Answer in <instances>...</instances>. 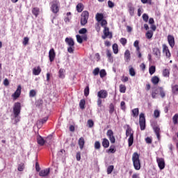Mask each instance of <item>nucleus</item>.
Instances as JSON below:
<instances>
[{"label": "nucleus", "instance_id": "obj_52", "mask_svg": "<svg viewBox=\"0 0 178 178\" xmlns=\"http://www.w3.org/2000/svg\"><path fill=\"white\" fill-rule=\"evenodd\" d=\"M95 29L97 33H99L101 31V25L99 24V22H97L95 26Z\"/></svg>", "mask_w": 178, "mask_h": 178}, {"label": "nucleus", "instance_id": "obj_31", "mask_svg": "<svg viewBox=\"0 0 178 178\" xmlns=\"http://www.w3.org/2000/svg\"><path fill=\"white\" fill-rule=\"evenodd\" d=\"M159 92L161 98H165V97H166V94L165 93V90H163V88L159 87Z\"/></svg>", "mask_w": 178, "mask_h": 178}, {"label": "nucleus", "instance_id": "obj_1", "mask_svg": "<svg viewBox=\"0 0 178 178\" xmlns=\"http://www.w3.org/2000/svg\"><path fill=\"white\" fill-rule=\"evenodd\" d=\"M127 130H126V136L129 137L128 139V145L129 147H131L133 143H134V131L130 127V125L127 124Z\"/></svg>", "mask_w": 178, "mask_h": 178}, {"label": "nucleus", "instance_id": "obj_27", "mask_svg": "<svg viewBox=\"0 0 178 178\" xmlns=\"http://www.w3.org/2000/svg\"><path fill=\"white\" fill-rule=\"evenodd\" d=\"M102 145L104 148H108L109 147V140L107 138H103Z\"/></svg>", "mask_w": 178, "mask_h": 178}, {"label": "nucleus", "instance_id": "obj_59", "mask_svg": "<svg viewBox=\"0 0 178 178\" xmlns=\"http://www.w3.org/2000/svg\"><path fill=\"white\" fill-rule=\"evenodd\" d=\"M108 8H113L114 6H115V3H113L112 1H111V0H108Z\"/></svg>", "mask_w": 178, "mask_h": 178}, {"label": "nucleus", "instance_id": "obj_56", "mask_svg": "<svg viewBox=\"0 0 178 178\" xmlns=\"http://www.w3.org/2000/svg\"><path fill=\"white\" fill-rule=\"evenodd\" d=\"M160 115H161V112H159V110H155L154 111V118H159Z\"/></svg>", "mask_w": 178, "mask_h": 178}, {"label": "nucleus", "instance_id": "obj_15", "mask_svg": "<svg viewBox=\"0 0 178 178\" xmlns=\"http://www.w3.org/2000/svg\"><path fill=\"white\" fill-rule=\"evenodd\" d=\"M21 94H22V86L19 85L17 86L16 91L13 94V98H15V99H16L20 97Z\"/></svg>", "mask_w": 178, "mask_h": 178}, {"label": "nucleus", "instance_id": "obj_5", "mask_svg": "<svg viewBox=\"0 0 178 178\" xmlns=\"http://www.w3.org/2000/svg\"><path fill=\"white\" fill-rule=\"evenodd\" d=\"M88 17H90V13L87 10L83 11L81 15V26H86L88 23Z\"/></svg>", "mask_w": 178, "mask_h": 178}, {"label": "nucleus", "instance_id": "obj_41", "mask_svg": "<svg viewBox=\"0 0 178 178\" xmlns=\"http://www.w3.org/2000/svg\"><path fill=\"white\" fill-rule=\"evenodd\" d=\"M48 120V117H44L41 120H39L38 121V124H44V123H47V121Z\"/></svg>", "mask_w": 178, "mask_h": 178}, {"label": "nucleus", "instance_id": "obj_2", "mask_svg": "<svg viewBox=\"0 0 178 178\" xmlns=\"http://www.w3.org/2000/svg\"><path fill=\"white\" fill-rule=\"evenodd\" d=\"M132 162L136 170L141 169V163L140 162V155L138 153L134 152L132 155Z\"/></svg>", "mask_w": 178, "mask_h": 178}, {"label": "nucleus", "instance_id": "obj_18", "mask_svg": "<svg viewBox=\"0 0 178 178\" xmlns=\"http://www.w3.org/2000/svg\"><path fill=\"white\" fill-rule=\"evenodd\" d=\"M49 172H50L49 168L42 170L39 172V176H40L41 177H45L46 176H48V175H49Z\"/></svg>", "mask_w": 178, "mask_h": 178}, {"label": "nucleus", "instance_id": "obj_34", "mask_svg": "<svg viewBox=\"0 0 178 178\" xmlns=\"http://www.w3.org/2000/svg\"><path fill=\"white\" fill-rule=\"evenodd\" d=\"M170 74V70H169L168 69H164L163 70V77H169Z\"/></svg>", "mask_w": 178, "mask_h": 178}, {"label": "nucleus", "instance_id": "obj_35", "mask_svg": "<svg viewBox=\"0 0 178 178\" xmlns=\"http://www.w3.org/2000/svg\"><path fill=\"white\" fill-rule=\"evenodd\" d=\"M113 53L116 55L119 52V47L118 46V44L115 43L113 44Z\"/></svg>", "mask_w": 178, "mask_h": 178}, {"label": "nucleus", "instance_id": "obj_32", "mask_svg": "<svg viewBox=\"0 0 178 178\" xmlns=\"http://www.w3.org/2000/svg\"><path fill=\"white\" fill-rule=\"evenodd\" d=\"M172 92L175 94V95H178V85H175L172 86Z\"/></svg>", "mask_w": 178, "mask_h": 178}, {"label": "nucleus", "instance_id": "obj_50", "mask_svg": "<svg viewBox=\"0 0 178 178\" xmlns=\"http://www.w3.org/2000/svg\"><path fill=\"white\" fill-rule=\"evenodd\" d=\"M99 72L100 71L99 67L95 68L92 71L93 76H98V74H99Z\"/></svg>", "mask_w": 178, "mask_h": 178}, {"label": "nucleus", "instance_id": "obj_12", "mask_svg": "<svg viewBox=\"0 0 178 178\" xmlns=\"http://www.w3.org/2000/svg\"><path fill=\"white\" fill-rule=\"evenodd\" d=\"M97 97L98 98L105 99V98L108 97V91L105 90H101L97 92Z\"/></svg>", "mask_w": 178, "mask_h": 178}, {"label": "nucleus", "instance_id": "obj_10", "mask_svg": "<svg viewBox=\"0 0 178 178\" xmlns=\"http://www.w3.org/2000/svg\"><path fill=\"white\" fill-rule=\"evenodd\" d=\"M104 27L103 33L104 34V36H102L103 40H105L106 38H112V33L109 31V28L106 27V26H102Z\"/></svg>", "mask_w": 178, "mask_h": 178}, {"label": "nucleus", "instance_id": "obj_33", "mask_svg": "<svg viewBox=\"0 0 178 178\" xmlns=\"http://www.w3.org/2000/svg\"><path fill=\"white\" fill-rule=\"evenodd\" d=\"M79 107L81 108V109H85L86 108V99H82L80 100Z\"/></svg>", "mask_w": 178, "mask_h": 178}, {"label": "nucleus", "instance_id": "obj_42", "mask_svg": "<svg viewBox=\"0 0 178 178\" xmlns=\"http://www.w3.org/2000/svg\"><path fill=\"white\" fill-rule=\"evenodd\" d=\"M115 112V106L113 105V103H111L109 105V113L112 115Z\"/></svg>", "mask_w": 178, "mask_h": 178}, {"label": "nucleus", "instance_id": "obj_36", "mask_svg": "<svg viewBox=\"0 0 178 178\" xmlns=\"http://www.w3.org/2000/svg\"><path fill=\"white\" fill-rule=\"evenodd\" d=\"M106 56L110 62L113 60V57H112V53L111 52V50H106Z\"/></svg>", "mask_w": 178, "mask_h": 178}, {"label": "nucleus", "instance_id": "obj_38", "mask_svg": "<svg viewBox=\"0 0 178 178\" xmlns=\"http://www.w3.org/2000/svg\"><path fill=\"white\" fill-rule=\"evenodd\" d=\"M146 38H147V40H151V38H152V36L154 35V32L151 31H148L146 34Z\"/></svg>", "mask_w": 178, "mask_h": 178}, {"label": "nucleus", "instance_id": "obj_62", "mask_svg": "<svg viewBox=\"0 0 178 178\" xmlns=\"http://www.w3.org/2000/svg\"><path fill=\"white\" fill-rule=\"evenodd\" d=\"M88 124L89 127H94V121L92 120H88Z\"/></svg>", "mask_w": 178, "mask_h": 178}, {"label": "nucleus", "instance_id": "obj_4", "mask_svg": "<svg viewBox=\"0 0 178 178\" xmlns=\"http://www.w3.org/2000/svg\"><path fill=\"white\" fill-rule=\"evenodd\" d=\"M95 19L97 21V23H100L102 27H105L108 26V22L106 19H104V14L97 13L95 15Z\"/></svg>", "mask_w": 178, "mask_h": 178}, {"label": "nucleus", "instance_id": "obj_58", "mask_svg": "<svg viewBox=\"0 0 178 178\" xmlns=\"http://www.w3.org/2000/svg\"><path fill=\"white\" fill-rule=\"evenodd\" d=\"M120 106L122 111H126V103L124 102H121Z\"/></svg>", "mask_w": 178, "mask_h": 178}, {"label": "nucleus", "instance_id": "obj_30", "mask_svg": "<svg viewBox=\"0 0 178 178\" xmlns=\"http://www.w3.org/2000/svg\"><path fill=\"white\" fill-rule=\"evenodd\" d=\"M151 81L152 84H154V86H156V84L159 83V77L154 76L152 78Z\"/></svg>", "mask_w": 178, "mask_h": 178}, {"label": "nucleus", "instance_id": "obj_57", "mask_svg": "<svg viewBox=\"0 0 178 178\" xmlns=\"http://www.w3.org/2000/svg\"><path fill=\"white\" fill-rule=\"evenodd\" d=\"M17 170L19 172H23V170H24V164H19L18 165Z\"/></svg>", "mask_w": 178, "mask_h": 178}, {"label": "nucleus", "instance_id": "obj_51", "mask_svg": "<svg viewBox=\"0 0 178 178\" xmlns=\"http://www.w3.org/2000/svg\"><path fill=\"white\" fill-rule=\"evenodd\" d=\"M37 95V92H35L34 90H31L29 92V97L31 98H33Z\"/></svg>", "mask_w": 178, "mask_h": 178}, {"label": "nucleus", "instance_id": "obj_14", "mask_svg": "<svg viewBox=\"0 0 178 178\" xmlns=\"http://www.w3.org/2000/svg\"><path fill=\"white\" fill-rule=\"evenodd\" d=\"M156 162L158 163V166L161 170L165 169V160L162 158H157Z\"/></svg>", "mask_w": 178, "mask_h": 178}, {"label": "nucleus", "instance_id": "obj_28", "mask_svg": "<svg viewBox=\"0 0 178 178\" xmlns=\"http://www.w3.org/2000/svg\"><path fill=\"white\" fill-rule=\"evenodd\" d=\"M158 94H159V87L152 90V97L154 99L155 98H156V95H158Z\"/></svg>", "mask_w": 178, "mask_h": 178}, {"label": "nucleus", "instance_id": "obj_46", "mask_svg": "<svg viewBox=\"0 0 178 178\" xmlns=\"http://www.w3.org/2000/svg\"><path fill=\"white\" fill-rule=\"evenodd\" d=\"M90 95V87L86 86V88L84 89V95L85 97H88Z\"/></svg>", "mask_w": 178, "mask_h": 178}, {"label": "nucleus", "instance_id": "obj_37", "mask_svg": "<svg viewBox=\"0 0 178 178\" xmlns=\"http://www.w3.org/2000/svg\"><path fill=\"white\" fill-rule=\"evenodd\" d=\"M126 86L123 85V84H120V92H121L122 94H124V92H126Z\"/></svg>", "mask_w": 178, "mask_h": 178}, {"label": "nucleus", "instance_id": "obj_24", "mask_svg": "<svg viewBox=\"0 0 178 178\" xmlns=\"http://www.w3.org/2000/svg\"><path fill=\"white\" fill-rule=\"evenodd\" d=\"M131 56L130 54V51L129 49H127L124 52V59L127 62H129L130 60Z\"/></svg>", "mask_w": 178, "mask_h": 178}, {"label": "nucleus", "instance_id": "obj_21", "mask_svg": "<svg viewBox=\"0 0 178 178\" xmlns=\"http://www.w3.org/2000/svg\"><path fill=\"white\" fill-rule=\"evenodd\" d=\"M76 10L78 13H81V12H83V10H84V4H83V3H79L76 5Z\"/></svg>", "mask_w": 178, "mask_h": 178}, {"label": "nucleus", "instance_id": "obj_25", "mask_svg": "<svg viewBox=\"0 0 178 178\" xmlns=\"http://www.w3.org/2000/svg\"><path fill=\"white\" fill-rule=\"evenodd\" d=\"M153 129L156 134V136H157V138H159V137H161V135L159 134V133H161V129L159 128V127L154 126Z\"/></svg>", "mask_w": 178, "mask_h": 178}, {"label": "nucleus", "instance_id": "obj_61", "mask_svg": "<svg viewBox=\"0 0 178 178\" xmlns=\"http://www.w3.org/2000/svg\"><path fill=\"white\" fill-rule=\"evenodd\" d=\"M97 106L99 108H102V99L99 97L97 99Z\"/></svg>", "mask_w": 178, "mask_h": 178}, {"label": "nucleus", "instance_id": "obj_64", "mask_svg": "<svg viewBox=\"0 0 178 178\" xmlns=\"http://www.w3.org/2000/svg\"><path fill=\"white\" fill-rule=\"evenodd\" d=\"M29 44V38L25 37L23 40V45H27Z\"/></svg>", "mask_w": 178, "mask_h": 178}, {"label": "nucleus", "instance_id": "obj_55", "mask_svg": "<svg viewBox=\"0 0 178 178\" xmlns=\"http://www.w3.org/2000/svg\"><path fill=\"white\" fill-rule=\"evenodd\" d=\"M100 148H101V143H99V141H96L95 143V149H100Z\"/></svg>", "mask_w": 178, "mask_h": 178}, {"label": "nucleus", "instance_id": "obj_45", "mask_svg": "<svg viewBox=\"0 0 178 178\" xmlns=\"http://www.w3.org/2000/svg\"><path fill=\"white\" fill-rule=\"evenodd\" d=\"M172 122L174 124H178V114H175V115L172 117Z\"/></svg>", "mask_w": 178, "mask_h": 178}, {"label": "nucleus", "instance_id": "obj_54", "mask_svg": "<svg viewBox=\"0 0 178 178\" xmlns=\"http://www.w3.org/2000/svg\"><path fill=\"white\" fill-rule=\"evenodd\" d=\"M42 99H39L35 102L36 106H38V108H41V106H42Z\"/></svg>", "mask_w": 178, "mask_h": 178}, {"label": "nucleus", "instance_id": "obj_48", "mask_svg": "<svg viewBox=\"0 0 178 178\" xmlns=\"http://www.w3.org/2000/svg\"><path fill=\"white\" fill-rule=\"evenodd\" d=\"M114 166L113 165H109L107 168V175H111L112 172H113Z\"/></svg>", "mask_w": 178, "mask_h": 178}, {"label": "nucleus", "instance_id": "obj_47", "mask_svg": "<svg viewBox=\"0 0 178 178\" xmlns=\"http://www.w3.org/2000/svg\"><path fill=\"white\" fill-rule=\"evenodd\" d=\"M120 44H122V45H123V47H124L126 44H127V39H126L125 38H122L120 40Z\"/></svg>", "mask_w": 178, "mask_h": 178}, {"label": "nucleus", "instance_id": "obj_63", "mask_svg": "<svg viewBox=\"0 0 178 178\" xmlns=\"http://www.w3.org/2000/svg\"><path fill=\"white\" fill-rule=\"evenodd\" d=\"M142 17H143L144 22H145L146 23H147V22H148V19H149L148 15L145 13L143 15Z\"/></svg>", "mask_w": 178, "mask_h": 178}, {"label": "nucleus", "instance_id": "obj_26", "mask_svg": "<svg viewBox=\"0 0 178 178\" xmlns=\"http://www.w3.org/2000/svg\"><path fill=\"white\" fill-rule=\"evenodd\" d=\"M128 10L130 16H134V8L133 6V4H129L128 5Z\"/></svg>", "mask_w": 178, "mask_h": 178}, {"label": "nucleus", "instance_id": "obj_23", "mask_svg": "<svg viewBox=\"0 0 178 178\" xmlns=\"http://www.w3.org/2000/svg\"><path fill=\"white\" fill-rule=\"evenodd\" d=\"M78 144L79 145L80 149H83V148H84V144H86V141L84 140V138L81 137L79 140Z\"/></svg>", "mask_w": 178, "mask_h": 178}, {"label": "nucleus", "instance_id": "obj_60", "mask_svg": "<svg viewBox=\"0 0 178 178\" xmlns=\"http://www.w3.org/2000/svg\"><path fill=\"white\" fill-rule=\"evenodd\" d=\"M87 33V29L86 28H82L79 31V34H86Z\"/></svg>", "mask_w": 178, "mask_h": 178}, {"label": "nucleus", "instance_id": "obj_19", "mask_svg": "<svg viewBox=\"0 0 178 178\" xmlns=\"http://www.w3.org/2000/svg\"><path fill=\"white\" fill-rule=\"evenodd\" d=\"M37 143L39 145L42 147V145H44V144H45V140H44V138L42 137L41 136L38 135V136H37Z\"/></svg>", "mask_w": 178, "mask_h": 178}, {"label": "nucleus", "instance_id": "obj_53", "mask_svg": "<svg viewBox=\"0 0 178 178\" xmlns=\"http://www.w3.org/2000/svg\"><path fill=\"white\" fill-rule=\"evenodd\" d=\"M129 74L132 76H136V71L134 70V68H133L132 67L129 68Z\"/></svg>", "mask_w": 178, "mask_h": 178}, {"label": "nucleus", "instance_id": "obj_11", "mask_svg": "<svg viewBox=\"0 0 178 178\" xmlns=\"http://www.w3.org/2000/svg\"><path fill=\"white\" fill-rule=\"evenodd\" d=\"M162 47H163V53L165 54V56L168 58V59H170L172 54H170V50H169V47H168V45L165 44H163Z\"/></svg>", "mask_w": 178, "mask_h": 178}, {"label": "nucleus", "instance_id": "obj_43", "mask_svg": "<svg viewBox=\"0 0 178 178\" xmlns=\"http://www.w3.org/2000/svg\"><path fill=\"white\" fill-rule=\"evenodd\" d=\"M108 152H110V154H115V152H116V148L115 147V145H111L108 149Z\"/></svg>", "mask_w": 178, "mask_h": 178}, {"label": "nucleus", "instance_id": "obj_6", "mask_svg": "<svg viewBox=\"0 0 178 178\" xmlns=\"http://www.w3.org/2000/svg\"><path fill=\"white\" fill-rule=\"evenodd\" d=\"M60 3H59V1L58 0H54L51 2V10L53 13H58L59 12L60 9Z\"/></svg>", "mask_w": 178, "mask_h": 178}, {"label": "nucleus", "instance_id": "obj_49", "mask_svg": "<svg viewBox=\"0 0 178 178\" xmlns=\"http://www.w3.org/2000/svg\"><path fill=\"white\" fill-rule=\"evenodd\" d=\"M76 41L79 42V44H83V37L80 35H76Z\"/></svg>", "mask_w": 178, "mask_h": 178}, {"label": "nucleus", "instance_id": "obj_13", "mask_svg": "<svg viewBox=\"0 0 178 178\" xmlns=\"http://www.w3.org/2000/svg\"><path fill=\"white\" fill-rule=\"evenodd\" d=\"M168 42L172 48L175 47V36L172 35H168L167 37Z\"/></svg>", "mask_w": 178, "mask_h": 178}, {"label": "nucleus", "instance_id": "obj_39", "mask_svg": "<svg viewBox=\"0 0 178 178\" xmlns=\"http://www.w3.org/2000/svg\"><path fill=\"white\" fill-rule=\"evenodd\" d=\"M156 71V68L155 67V66L152 65L151 67H149V74L151 75L154 74V73H155Z\"/></svg>", "mask_w": 178, "mask_h": 178}, {"label": "nucleus", "instance_id": "obj_44", "mask_svg": "<svg viewBox=\"0 0 178 178\" xmlns=\"http://www.w3.org/2000/svg\"><path fill=\"white\" fill-rule=\"evenodd\" d=\"M99 76H100L101 79H104V77H105V76H106V71L104 69L101 70L99 72Z\"/></svg>", "mask_w": 178, "mask_h": 178}, {"label": "nucleus", "instance_id": "obj_8", "mask_svg": "<svg viewBox=\"0 0 178 178\" xmlns=\"http://www.w3.org/2000/svg\"><path fill=\"white\" fill-rule=\"evenodd\" d=\"M139 124L140 130H144L145 129V115L144 113H141L139 115Z\"/></svg>", "mask_w": 178, "mask_h": 178}, {"label": "nucleus", "instance_id": "obj_22", "mask_svg": "<svg viewBox=\"0 0 178 178\" xmlns=\"http://www.w3.org/2000/svg\"><path fill=\"white\" fill-rule=\"evenodd\" d=\"M32 13L33 16H35V17H38V15H40V8L34 7L32 9Z\"/></svg>", "mask_w": 178, "mask_h": 178}, {"label": "nucleus", "instance_id": "obj_29", "mask_svg": "<svg viewBox=\"0 0 178 178\" xmlns=\"http://www.w3.org/2000/svg\"><path fill=\"white\" fill-rule=\"evenodd\" d=\"M65 69L60 68L58 71V77L59 79H65Z\"/></svg>", "mask_w": 178, "mask_h": 178}, {"label": "nucleus", "instance_id": "obj_20", "mask_svg": "<svg viewBox=\"0 0 178 178\" xmlns=\"http://www.w3.org/2000/svg\"><path fill=\"white\" fill-rule=\"evenodd\" d=\"M41 71H42L41 67L38 66L36 67H34L33 69V74L34 76H39V74L41 73Z\"/></svg>", "mask_w": 178, "mask_h": 178}, {"label": "nucleus", "instance_id": "obj_9", "mask_svg": "<svg viewBox=\"0 0 178 178\" xmlns=\"http://www.w3.org/2000/svg\"><path fill=\"white\" fill-rule=\"evenodd\" d=\"M106 136L110 140L111 144H115L116 143V138H115V135H113V131L112 129H108L106 132Z\"/></svg>", "mask_w": 178, "mask_h": 178}, {"label": "nucleus", "instance_id": "obj_16", "mask_svg": "<svg viewBox=\"0 0 178 178\" xmlns=\"http://www.w3.org/2000/svg\"><path fill=\"white\" fill-rule=\"evenodd\" d=\"M56 56V54L55 53V49H54V48L51 49L49 51V58L50 62H54V60H55Z\"/></svg>", "mask_w": 178, "mask_h": 178}, {"label": "nucleus", "instance_id": "obj_40", "mask_svg": "<svg viewBox=\"0 0 178 178\" xmlns=\"http://www.w3.org/2000/svg\"><path fill=\"white\" fill-rule=\"evenodd\" d=\"M138 108L132 110V115L134 116V118H137V116H138Z\"/></svg>", "mask_w": 178, "mask_h": 178}, {"label": "nucleus", "instance_id": "obj_3", "mask_svg": "<svg viewBox=\"0 0 178 178\" xmlns=\"http://www.w3.org/2000/svg\"><path fill=\"white\" fill-rule=\"evenodd\" d=\"M65 43L67 45V52L69 54H74V40L72 38H66L65 40Z\"/></svg>", "mask_w": 178, "mask_h": 178}, {"label": "nucleus", "instance_id": "obj_7", "mask_svg": "<svg viewBox=\"0 0 178 178\" xmlns=\"http://www.w3.org/2000/svg\"><path fill=\"white\" fill-rule=\"evenodd\" d=\"M22 111V104L19 102H16L13 106V113L15 118H18L20 115V111Z\"/></svg>", "mask_w": 178, "mask_h": 178}, {"label": "nucleus", "instance_id": "obj_17", "mask_svg": "<svg viewBox=\"0 0 178 178\" xmlns=\"http://www.w3.org/2000/svg\"><path fill=\"white\" fill-rule=\"evenodd\" d=\"M153 54L157 58V59H161V50L158 47L153 48Z\"/></svg>", "mask_w": 178, "mask_h": 178}]
</instances>
